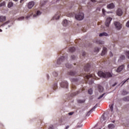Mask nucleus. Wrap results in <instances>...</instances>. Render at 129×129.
<instances>
[{
    "label": "nucleus",
    "instance_id": "nucleus-1",
    "mask_svg": "<svg viewBox=\"0 0 129 129\" xmlns=\"http://www.w3.org/2000/svg\"><path fill=\"white\" fill-rule=\"evenodd\" d=\"M98 76L100 77H103V78H109L112 77V74L109 72L103 73L102 71H99L98 73Z\"/></svg>",
    "mask_w": 129,
    "mask_h": 129
},
{
    "label": "nucleus",
    "instance_id": "nucleus-2",
    "mask_svg": "<svg viewBox=\"0 0 129 129\" xmlns=\"http://www.w3.org/2000/svg\"><path fill=\"white\" fill-rule=\"evenodd\" d=\"M90 78H91L90 81H89ZM92 78H93V79L95 78V75H94L93 74L92 75H87L85 76V79H86L85 81H86V82H88V81H89L88 83L90 85L92 84L94 82L93 80H92Z\"/></svg>",
    "mask_w": 129,
    "mask_h": 129
},
{
    "label": "nucleus",
    "instance_id": "nucleus-3",
    "mask_svg": "<svg viewBox=\"0 0 129 129\" xmlns=\"http://www.w3.org/2000/svg\"><path fill=\"white\" fill-rule=\"evenodd\" d=\"M75 19L78 20V21H81L84 19V14L83 13H80L79 14H76L75 15Z\"/></svg>",
    "mask_w": 129,
    "mask_h": 129
},
{
    "label": "nucleus",
    "instance_id": "nucleus-4",
    "mask_svg": "<svg viewBox=\"0 0 129 129\" xmlns=\"http://www.w3.org/2000/svg\"><path fill=\"white\" fill-rule=\"evenodd\" d=\"M68 75H70V76H83V77H85L84 75L83 74H81V75H78L77 73L71 71H70L68 73Z\"/></svg>",
    "mask_w": 129,
    "mask_h": 129
},
{
    "label": "nucleus",
    "instance_id": "nucleus-5",
    "mask_svg": "<svg viewBox=\"0 0 129 129\" xmlns=\"http://www.w3.org/2000/svg\"><path fill=\"white\" fill-rule=\"evenodd\" d=\"M61 87L62 88H68V82L67 81L62 82L60 83Z\"/></svg>",
    "mask_w": 129,
    "mask_h": 129
},
{
    "label": "nucleus",
    "instance_id": "nucleus-6",
    "mask_svg": "<svg viewBox=\"0 0 129 129\" xmlns=\"http://www.w3.org/2000/svg\"><path fill=\"white\" fill-rule=\"evenodd\" d=\"M112 20V18L109 17L107 18L105 25L106 27H109V24H110V22Z\"/></svg>",
    "mask_w": 129,
    "mask_h": 129
},
{
    "label": "nucleus",
    "instance_id": "nucleus-7",
    "mask_svg": "<svg viewBox=\"0 0 129 129\" xmlns=\"http://www.w3.org/2000/svg\"><path fill=\"white\" fill-rule=\"evenodd\" d=\"M114 25L117 30H120L121 29V24L119 22H114Z\"/></svg>",
    "mask_w": 129,
    "mask_h": 129
},
{
    "label": "nucleus",
    "instance_id": "nucleus-8",
    "mask_svg": "<svg viewBox=\"0 0 129 129\" xmlns=\"http://www.w3.org/2000/svg\"><path fill=\"white\" fill-rule=\"evenodd\" d=\"M65 59H66V58H65V56H61L60 58L57 59V64H58V65H60V64H61V62H63Z\"/></svg>",
    "mask_w": 129,
    "mask_h": 129
},
{
    "label": "nucleus",
    "instance_id": "nucleus-9",
    "mask_svg": "<svg viewBox=\"0 0 129 129\" xmlns=\"http://www.w3.org/2000/svg\"><path fill=\"white\" fill-rule=\"evenodd\" d=\"M61 13L60 12H57L56 14L54 16L53 20H59Z\"/></svg>",
    "mask_w": 129,
    "mask_h": 129
},
{
    "label": "nucleus",
    "instance_id": "nucleus-10",
    "mask_svg": "<svg viewBox=\"0 0 129 129\" xmlns=\"http://www.w3.org/2000/svg\"><path fill=\"white\" fill-rule=\"evenodd\" d=\"M116 14L117 16H119V17H120L122 16V11L121 10V9H118L116 12Z\"/></svg>",
    "mask_w": 129,
    "mask_h": 129
},
{
    "label": "nucleus",
    "instance_id": "nucleus-11",
    "mask_svg": "<svg viewBox=\"0 0 129 129\" xmlns=\"http://www.w3.org/2000/svg\"><path fill=\"white\" fill-rule=\"evenodd\" d=\"M97 107L96 106H95L93 108H92L87 113L86 116H89V115H90V113H91V112H92V111H93V110H94V109H95V108H96Z\"/></svg>",
    "mask_w": 129,
    "mask_h": 129
},
{
    "label": "nucleus",
    "instance_id": "nucleus-12",
    "mask_svg": "<svg viewBox=\"0 0 129 129\" xmlns=\"http://www.w3.org/2000/svg\"><path fill=\"white\" fill-rule=\"evenodd\" d=\"M35 5V3L34 2L32 1L28 3V8L29 9H32L33 7H34V5Z\"/></svg>",
    "mask_w": 129,
    "mask_h": 129
},
{
    "label": "nucleus",
    "instance_id": "nucleus-13",
    "mask_svg": "<svg viewBox=\"0 0 129 129\" xmlns=\"http://www.w3.org/2000/svg\"><path fill=\"white\" fill-rule=\"evenodd\" d=\"M123 67H124V66L123 65H121L120 66H119L116 70V72L117 73H119V72H121L122 70L123 69Z\"/></svg>",
    "mask_w": 129,
    "mask_h": 129
},
{
    "label": "nucleus",
    "instance_id": "nucleus-14",
    "mask_svg": "<svg viewBox=\"0 0 129 129\" xmlns=\"http://www.w3.org/2000/svg\"><path fill=\"white\" fill-rule=\"evenodd\" d=\"M90 68V64L87 63V64L84 67L85 71H86V72L89 71Z\"/></svg>",
    "mask_w": 129,
    "mask_h": 129
},
{
    "label": "nucleus",
    "instance_id": "nucleus-15",
    "mask_svg": "<svg viewBox=\"0 0 129 129\" xmlns=\"http://www.w3.org/2000/svg\"><path fill=\"white\" fill-rule=\"evenodd\" d=\"M115 6L113 3H111L110 4H108L107 6V8L108 9H114Z\"/></svg>",
    "mask_w": 129,
    "mask_h": 129
},
{
    "label": "nucleus",
    "instance_id": "nucleus-16",
    "mask_svg": "<svg viewBox=\"0 0 129 129\" xmlns=\"http://www.w3.org/2000/svg\"><path fill=\"white\" fill-rule=\"evenodd\" d=\"M106 52H107L106 47H103V50L101 53V56H104V55H105V54H106Z\"/></svg>",
    "mask_w": 129,
    "mask_h": 129
},
{
    "label": "nucleus",
    "instance_id": "nucleus-17",
    "mask_svg": "<svg viewBox=\"0 0 129 129\" xmlns=\"http://www.w3.org/2000/svg\"><path fill=\"white\" fill-rule=\"evenodd\" d=\"M6 16H0V23H3L6 21Z\"/></svg>",
    "mask_w": 129,
    "mask_h": 129
},
{
    "label": "nucleus",
    "instance_id": "nucleus-18",
    "mask_svg": "<svg viewBox=\"0 0 129 129\" xmlns=\"http://www.w3.org/2000/svg\"><path fill=\"white\" fill-rule=\"evenodd\" d=\"M68 24V21H67V20H63L62 22V25L63 27H66Z\"/></svg>",
    "mask_w": 129,
    "mask_h": 129
},
{
    "label": "nucleus",
    "instance_id": "nucleus-19",
    "mask_svg": "<svg viewBox=\"0 0 129 129\" xmlns=\"http://www.w3.org/2000/svg\"><path fill=\"white\" fill-rule=\"evenodd\" d=\"M98 89L100 92H102V91H103V87L100 85L98 86Z\"/></svg>",
    "mask_w": 129,
    "mask_h": 129
},
{
    "label": "nucleus",
    "instance_id": "nucleus-20",
    "mask_svg": "<svg viewBox=\"0 0 129 129\" xmlns=\"http://www.w3.org/2000/svg\"><path fill=\"white\" fill-rule=\"evenodd\" d=\"M108 127L109 129H113L114 128L115 126L114 124L111 123L108 125Z\"/></svg>",
    "mask_w": 129,
    "mask_h": 129
},
{
    "label": "nucleus",
    "instance_id": "nucleus-21",
    "mask_svg": "<svg viewBox=\"0 0 129 129\" xmlns=\"http://www.w3.org/2000/svg\"><path fill=\"white\" fill-rule=\"evenodd\" d=\"M124 59H125V56L123 55H121L118 59V61H121V60H124Z\"/></svg>",
    "mask_w": 129,
    "mask_h": 129
},
{
    "label": "nucleus",
    "instance_id": "nucleus-22",
    "mask_svg": "<svg viewBox=\"0 0 129 129\" xmlns=\"http://www.w3.org/2000/svg\"><path fill=\"white\" fill-rule=\"evenodd\" d=\"M14 6V3L13 2H9L8 4V7L10 8H12Z\"/></svg>",
    "mask_w": 129,
    "mask_h": 129
},
{
    "label": "nucleus",
    "instance_id": "nucleus-23",
    "mask_svg": "<svg viewBox=\"0 0 129 129\" xmlns=\"http://www.w3.org/2000/svg\"><path fill=\"white\" fill-rule=\"evenodd\" d=\"M103 36H108V34L106 32H103L102 33L99 34V37H102Z\"/></svg>",
    "mask_w": 129,
    "mask_h": 129
},
{
    "label": "nucleus",
    "instance_id": "nucleus-24",
    "mask_svg": "<svg viewBox=\"0 0 129 129\" xmlns=\"http://www.w3.org/2000/svg\"><path fill=\"white\" fill-rule=\"evenodd\" d=\"M96 43L97 44H101V45H103V44H104V42L101 40H96Z\"/></svg>",
    "mask_w": 129,
    "mask_h": 129
},
{
    "label": "nucleus",
    "instance_id": "nucleus-25",
    "mask_svg": "<svg viewBox=\"0 0 129 129\" xmlns=\"http://www.w3.org/2000/svg\"><path fill=\"white\" fill-rule=\"evenodd\" d=\"M69 52H71L72 53L75 51V47H70L69 49Z\"/></svg>",
    "mask_w": 129,
    "mask_h": 129
},
{
    "label": "nucleus",
    "instance_id": "nucleus-26",
    "mask_svg": "<svg viewBox=\"0 0 129 129\" xmlns=\"http://www.w3.org/2000/svg\"><path fill=\"white\" fill-rule=\"evenodd\" d=\"M79 93H80V91H78L76 92H75L72 94V96H75V95H77V94H79Z\"/></svg>",
    "mask_w": 129,
    "mask_h": 129
},
{
    "label": "nucleus",
    "instance_id": "nucleus-27",
    "mask_svg": "<svg viewBox=\"0 0 129 129\" xmlns=\"http://www.w3.org/2000/svg\"><path fill=\"white\" fill-rule=\"evenodd\" d=\"M114 105V103H112L111 105H109L110 109L111 110V111H113V106Z\"/></svg>",
    "mask_w": 129,
    "mask_h": 129
},
{
    "label": "nucleus",
    "instance_id": "nucleus-28",
    "mask_svg": "<svg viewBox=\"0 0 129 129\" xmlns=\"http://www.w3.org/2000/svg\"><path fill=\"white\" fill-rule=\"evenodd\" d=\"M41 15V12L40 11H38L36 14L33 15V17H37V16H40Z\"/></svg>",
    "mask_w": 129,
    "mask_h": 129
},
{
    "label": "nucleus",
    "instance_id": "nucleus-29",
    "mask_svg": "<svg viewBox=\"0 0 129 129\" xmlns=\"http://www.w3.org/2000/svg\"><path fill=\"white\" fill-rule=\"evenodd\" d=\"M122 100L124 101H129V96H127V97L123 98Z\"/></svg>",
    "mask_w": 129,
    "mask_h": 129
},
{
    "label": "nucleus",
    "instance_id": "nucleus-30",
    "mask_svg": "<svg viewBox=\"0 0 129 129\" xmlns=\"http://www.w3.org/2000/svg\"><path fill=\"white\" fill-rule=\"evenodd\" d=\"M66 67H67V68H72V65L69 63H66Z\"/></svg>",
    "mask_w": 129,
    "mask_h": 129
},
{
    "label": "nucleus",
    "instance_id": "nucleus-31",
    "mask_svg": "<svg viewBox=\"0 0 129 129\" xmlns=\"http://www.w3.org/2000/svg\"><path fill=\"white\" fill-rule=\"evenodd\" d=\"M71 81L72 82H77V81H78V79H71Z\"/></svg>",
    "mask_w": 129,
    "mask_h": 129
},
{
    "label": "nucleus",
    "instance_id": "nucleus-32",
    "mask_svg": "<svg viewBox=\"0 0 129 129\" xmlns=\"http://www.w3.org/2000/svg\"><path fill=\"white\" fill-rule=\"evenodd\" d=\"M127 92H126L125 90H123L122 92V95H126V94H127Z\"/></svg>",
    "mask_w": 129,
    "mask_h": 129
},
{
    "label": "nucleus",
    "instance_id": "nucleus-33",
    "mask_svg": "<svg viewBox=\"0 0 129 129\" xmlns=\"http://www.w3.org/2000/svg\"><path fill=\"white\" fill-rule=\"evenodd\" d=\"M5 6H6V2H3L1 4H0V7H5Z\"/></svg>",
    "mask_w": 129,
    "mask_h": 129
},
{
    "label": "nucleus",
    "instance_id": "nucleus-34",
    "mask_svg": "<svg viewBox=\"0 0 129 129\" xmlns=\"http://www.w3.org/2000/svg\"><path fill=\"white\" fill-rule=\"evenodd\" d=\"M125 54L126 56V57H127L128 59H129V51H127L125 52Z\"/></svg>",
    "mask_w": 129,
    "mask_h": 129
},
{
    "label": "nucleus",
    "instance_id": "nucleus-35",
    "mask_svg": "<svg viewBox=\"0 0 129 129\" xmlns=\"http://www.w3.org/2000/svg\"><path fill=\"white\" fill-rule=\"evenodd\" d=\"M25 17L22 16L21 17H20L18 19V21H23V20H24Z\"/></svg>",
    "mask_w": 129,
    "mask_h": 129
},
{
    "label": "nucleus",
    "instance_id": "nucleus-36",
    "mask_svg": "<svg viewBox=\"0 0 129 129\" xmlns=\"http://www.w3.org/2000/svg\"><path fill=\"white\" fill-rule=\"evenodd\" d=\"M88 92L89 94H92V89H89Z\"/></svg>",
    "mask_w": 129,
    "mask_h": 129
},
{
    "label": "nucleus",
    "instance_id": "nucleus-37",
    "mask_svg": "<svg viewBox=\"0 0 129 129\" xmlns=\"http://www.w3.org/2000/svg\"><path fill=\"white\" fill-rule=\"evenodd\" d=\"M53 90H56V89H57V84H55L54 85V87H53Z\"/></svg>",
    "mask_w": 129,
    "mask_h": 129
},
{
    "label": "nucleus",
    "instance_id": "nucleus-38",
    "mask_svg": "<svg viewBox=\"0 0 129 129\" xmlns=\"http://www.w3.org/2000/svg\"><path fill=\"white\" fill-rule=\"evenodd\" d=\"M85 100H78V102L79 103H83L84 102H85Z\"/></svg>",
    "mask_w": 129,
    "mask_h": 129
},
{
    "label": "nucleus",
    "instance_id": "nucleus-39",
    "mask_svg": "<svg viewBox=\"0 0 129 129\" xmlns=\"http://www.w3.org/2000/svg\"><path fill=\"white\" fill-rule=\"evenodd\" d=\"M95 52H99V48H98V47H96L95 48Z\"/></svg>",
    "mask_w": 129,
    "mask_h": 129
},
{
    "label": "nucleus",
    "instance_id": "nucleus-40",
    "mask_svg": "<svg viewBox=\"0 0 129 129\" xmlns=\"http://www.w3.org/2000/svg\"><path fill=\"white\" fill-rule=\"evenodd\" d=\"M105 94H103L102 95H100L98 98V99H100L101 98H102L103 96H104Z\"/></svg>",
    "mask_w": 129,
    "mask_h": 129
},
{
    "label": "nucleus",
    "instance_id": "nucleus-41",
    "mask_svg": "<svg viewBox=\"0 0 129 129\" xmlns=\"http://www.w3.org/2000/svg\"><path fill=\"white\" fill-rule=\"evenodd\" d=\"M71 58H72V60H75V59H76V56H75L74 55H72Z\"/></svg>",
    "mask_w": 129,
    "mask_h": 129
},
{
    "label": "nucleus",
    "instance_id": "nucleus-42",
    "mask_svg": "<svg viewBox=\"0 0 129 129\" xmlns=\"http://www.w3.org/2000/svg\"><path fill=\"white\" fill-rule=\"evenodd\" d=\"M102 12L103 15H105V10H104V9H102Z\"/></svg>",
    "mask_w": 129,
    "mask_h": 129
},
{
    "label": "nucleus",
    "instance_id": "nucleus-43",
    "mask_svg": "<svg viewBox=\"0 0 129 129\" xmlns=\"http://www.w3.org/2000/svg\"><path fill=\"white\" fill-rule=\"evenodd\" d=\"M126 27H127V28H129V21L126 23Z\"/></svg>",
    "mask_w": 129,
    "mask_h": 129
},
{
    "label": "nucleus",
    "instance_id": "nucleus-44",
    "mask_svg": "<svg viewBox=\"0 0 129 129\" xmlns=\"http://www.w3.org/2000/svg\"><path fill=\"white\" fill-rule=\"evenodd\" d=\"M72 89H76V86H75L74 85H72Z\"/></svg>",
    "mask_w": 129,
    "mask_h": 129
},
{
    "label": "nucleus",
    "instance_id": "nucleus-45",
    "mask_svg": "<svg viewBox=\"0 0 129 129\" xmlns=\"http://www.w3.org/2000/svg\"><path fill=\"white\" fill-rule=\"evenodd\" d=\"M48 129H54V126H53V125H51L49 127Z\"/></svg>",
    "mask_w": 129,
    "mask_h": 129
},
{
    "label": "nucleus",
    "instance_id": "nucleus-46",
    "mask_svg": "<svg viewBox=\"0 0 129 129\" xmlns=\"http://www.w3.org/2000/svg\"><path fill=\"white\" fill-rule=\"evenodd\" d=\"M73 113H74V112H71L69 113V115H73Z\"/></svg>",
    "mask_w": 129,
    "mask_h": 129
},
{
    "label": "nucleus",
    "instance_id": "nucleus-47",
    "mask_svg": "<svg viewBox=\"0 0 129 129\" xmlns=\"http://www.w3.org/2000/svg\"><path fill=\"white\" fill-rule=\"evenodd\" d=\"M85 55H86V52H83L82 56H83L84 57V56H85Z\"/></svg>",
    "mask_w": 129,
    "mask_h": 129
},
{
    "label": "nucleus",
    "instance_id": "nucleus-48",
    "mask_svg": "<svg viewBox=\"0 0 129 129\" xmlns=\"http://www.w3.org/2000/svg\"><path fill=\"white\" fill-rule=\"evenodd\" d=\"M29 18H30V16H27L26 17L25 19H26V20H28V19Z\"/></svg>",
    "mask_w": 129,
    "mask_h": 129
},
{
    "label": "nucleus",
    "instance_id": "nucleus-49",
    "mask_svg": "<svg viewBox=\"0 0 129 129\" xmlns=\"http://www.w3.org/2000/svg\"><path fill=\"white\" fill-rule=\"evenodd\" d=\"M54 74H55V76H58V74L56 72H54Z\"/></svg>",
    "mask_w": 129,
    "mask_h": 129
},
{
    "label": "nucleus",
    "instance_id": "nucleus-50",
    "mask_svg": "<svg viewBox=\"0 0 129 129\" xmlns=\"http://www.w3.org/2000/svg\"><path fill=\"white\" fill-rule=\"evenodd\" d=\"M127 80H128V79H127L126 80H125L124 82L122 83V85H123L124 83H125L126 82Z\"/></svg>",
    "mask_w": 129,
    "mask_h": 129
},
{
    "label": "nucleus",
    "instance_id": "nucleus-51",
    "mask_svg": "<svg viewBox=\"0 0 129 129\" xmlns=\"http://www.w3.org/2000/svg\"><path fill=\"white\" fill-rule=\"evenodd\" d=\"M93 3H96V0H91Z\"/></svg>",
    "mask_w": 129,
    "mask_h": 129
},
{
    "label": "nucleus",
    "instance_id": "nucleus-52",
    "mask_svg": "<svg viewBox=\"0 0 129 129\" xmlns=\"http://www.w3.org/2000/svg\"><path fill=\"white\" fill-rule=\"evenodd\" d=\"M69 128V125H68L66 127V128L65 129H68Z\"/></svg>",
    "mask_w": 129,
    "mask_h": 129
},
{
    "label": "nucleus",
    "instance_id": "nucleus-53",
    "mask_svg": "<svg viewBox=\"0 0 129 129\" xmlns=\"http://www.w3.org/2000/svg\"><path fill=\"white\" fill-rule=\"evenodd\" d=\"M24 1H25V0H21L20 1V3L22 4L23 3V2H24Z\"/></svg>",
    "mask_w": 129,
    "mask_h": 129
},
{
    "label": "nucleus",
    "instance_id": "nucleus-54",
    "mask_svg": "<svg viewBox=\"0 0 129 129\" xmlns=\"http://www.w3.org/2000/svg\"><path fill=\"white\" fill-rule=\"evenodd\" d=\"M83 31L84 32H86V30H84V29L83 30Z\"/></svg>",
    "mask_w": 129,
    "mask_h": 129
},
{
    "label": "nucleus",
    "instance_id": "nucleus-55",
    "mask_svg": "<svg viewBox=\"0 0 129 129\" xmlns=\"http://www.w3.org/2000/svg\"><path fill=\"white\" fill-rule=\"evenodd\" d=\"M14 2H18L19 0H13Z\"/></svg>",
    "mask_w": 129,
    "mask_h": 129
},
{
    "label": "nucleus",
    "instance_id": "nucleus-56",
    "mask_svg": "<svg viewBox=\"0 0 129 129\" xmlns=\"http://www.w3.org/2000/svg\"><path fill=\"white\" fill-rule=\"evenodd\" d=\"M116 85V84H113V86H115Z\"/></svg>",
    "mask_w": 129,
    "mask_h": 129
},
{
    "label": "nucleus",
    "instance_id": "nucleus-57",
    "mask_svg": "<svg viewBox=\"0 0 129 129\" xmlns=\"http://www.w3.org/2000/svg\"><path fill=\"white\" fill-rule=\"evenodd\" d=\"M0 32H3V30L0 29Z\"/></svg>",
    "mask_w": 129,
    "mask_h": 129
},
{
    "label": "nucleus",
    "instance_id": "nucleus-58",
    "mask_svg": "<svg viewBox=\"0 0 129 129\" xmlns=\"http://www.w3.org/2000/svg\"><path fill=\"white\" fill-rule=\"evenodd\" d=\"M102 118H103V117H102Z\"/></svg>",
    "mask_w": 129,
    "mask_h": 129
},
{
    "label": "nucleus",
    "instance_id": "nucleus-59",
    "mask_svg": "<svg viewBox=\"0 0 129 129\" xmlns=\"http://www.w3.org/2000/svg\"><path fill=\"white\" fill-rule=\"evenodd\" d=\"M99 129H101V128H99Z\"/></svg>",
    "mask_w": 129,
    "mask_h": 129
}]
</instances>
